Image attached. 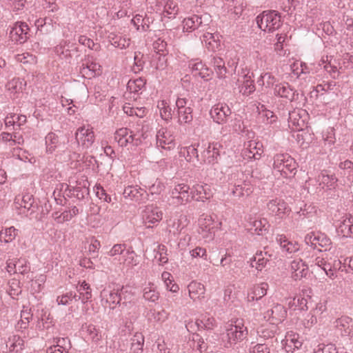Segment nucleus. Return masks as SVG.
<instances>
[{
	"mask_svg": "<svg viewBox=\"0 0 353 353\" xmlns=\"http://www.w3.org/2000/svg\"><path fill=\"white\" fill-rule=\"evenodd\" d=\"M291 272L295 280H300L307 276L308 268L301 259H298L291 263Z\"/></svg>",
	"mask_w": 353,
	"mask_h": 353,
	"instance_id": "bb28decb",
	"label": "nucleus"
},
{
	"mask_svg": "<svg viewBox=\"0 0 353 353\" xmlns=\"http://www.w3.org/2000/svg\"><path fill=\"white\" fill-rule=\"evenodd\" d=\"M14 204L16 208L21 209L19 213L25 214L32 205L31 196L27 194L16 197Z\"/></svg>",
	"mask_w": 353,
	"mask_h": 353,
	"instance_id": "79ce46f5",
	"label": "nucleus"
},
{
	"mask_svg": "<svg viewBox=\"0 0 353 353\" xmlns=\"http://www.w3.org/2000/svg\"><path fill=\"white\" fill-rule=\"evenodd\" d=\"M76 297H77L76 293H73L72 292H69L64 294L58 296L57 298V303L59 305H66L73 299H75Z\"/></svg>",
	"mask_w": 353,
	"mask_h": 353,
	"instance_id": "338daca9",
	"label": "nucleus"
},
{
	"mask_svg": "<svg viewBox=\"0 0 353 353\" xmlns=\"http://www.w3.org/2000/svg\"><path fill=\"white\" fill-rule=\"evenodd\" d=\"M6 270L10 274H25L29 270L24 259H9L6 263Z\"/></svg>",
	"mask_w": 353,
	"mask_h": 353,
	"instance_id": "aec40b11",
	"label": "nucleus"
},
{
	"mask_svg": "<svg viewBox=\"0 0 353 353\" xmlns=\"http://www.w3.org/2000/svg\"><path fill=\"white\" fill-rule=\"evenodd\" d=\"M46 281V277L43 274H39L35 276L34 279L30 281V291L32 293L39 292Z\"/></svg>",
	"mask_w": 353,
	"mask_h": 353,
	"instance_id": "3c124183",
	"label": "nucleus"
},
{
	"mask_svg": "<svg viewBox=\"0 0 353 353\" xmlns=\"http://www.w3.org/2000/svg\"><path fill=\"white\" fill-rule=\"evenodd\" d=\"M58 142V136L52 132L49 133L46 137L47 151L52 152L57 148Z\"/></svg>",
	"mask_w": 353,
	"mask_h": 353,
	"instance_id": "e2e57ef3",
	"label": "nucleus"
},
{
	"mask_svg": "<svg viewBox=\"0 0 353 353\" xmlns=\"http://www.w3.org/2000/svg\"><path fill=\"white\" fill-rule=\"evenodd\" d=\"M276 241L279 243L283 251L286 252L287 253L292 254L299 250V245L298 243L289 241L283 235H279L276 237Z\"/></svg>",
	"mask_w": 353,
	"mask_h": 353,
	"instance_id": "473e14b6",
	"label": "nucleus"
},
{
	"mask_svg": "<svg viewBox=\"0 0 353 353\" xmlns=\"http://www.w3.org/2000/svg\"><path fill=\"white\" fill-rule=\"evenodd\" d=\"M352 323V319L348 316H341L335 322L336 327L342 332L343 334L349 333V330Z\"/></svg>",
	"mask_w": 353,
	"mask_h": 353,
	"instance_id": "8fccbe9b",
	"label": "nucleus"
},
{
	"mask_svg": "<svg viewBox=\"0 0 353 353\" xmlns=\"http://www.w3.org/2000/svg\"><path fill=\"white\" fill-rule=\"evenodd\" d=\"M256 21L258 27L262 31L267 32H274L281 26V16L274 10L263 11L257 16Z\"/></svg>",
	"mask_w": 353,
	"mask_h": 353,
	"instance_id": "f257e3e1",
	"label": "nucleus"
},
{
	"mask_svg": "<svg viewBox=\"0 0 353 353\" xmlns=\"http://www.w3.org/2000/svg\"><path fill=\"white\" fill-rule=\"evenodd\" d=\"M79 294V299L81 300L83 303H86L92 298V290L90 285L85 281H83L78 288Z\"/></svg>",
	"mask_w": 353,
	"mask_h": 353,
	"instance_id": "49530a36",
	"label": "nucleus"
},
{
	"mask_svg": "<svg viewBox=\"0 0 353 353\" xmlns=\"http://www.w3.org/2000/svg\"><path fill=\"white\" fill-rule=\"evenodd\" d=\"M142 137L143 134L140 132L139 126L134 130L122 128L117 130L114 134V139L121 147H126L130 144L138 145L141 143Z\"/></svg>",
	"mask_w": 353,
	"mask_h": 353,
	"instance_id": "7ed1b4c3",
	"label": "nucleus"
},
{
	"mask_svg": "<svg viewBox=\"0 0 353 353\" xmlns=\"http://www.w3.org/2000/svg\"><path fill=\"white\" fill-rule=\"evenodd\" d=\"M263 153V146L260 142L252 140L244 145L243 156L249 159H259Z\"/></svg>",
	"mask_w": 353,
	"mask_h": 353,
	"instance_id": "4468645a",
	"label": "nucleus"
},
{
	"mask_svg": "<svg viewBox=\"0 0 353 353\" xmlns=\"http://www.w3.org/2000/svg\"><path fill=\"white\" fill-rule=\"evenodd\" d=\"M199 329L212 330L215 326V319L209 315H203L195 322Z\"/></svg>",
	"mask_w": 353,
	"mask_h": 353,
	"instance_id": "c03bdc74",
	"label": "nucleus"
},
{
	"mask_svg": "<svg viewBox=\"0 0 353 353\" xmlns=\"http://www.w3.org/2000/svg\"><path fill=\"white\" fill-rule=\"evenodd\" d=\"M179 156L185 158L188 162H193L194 159H198V152L194 146L181 148L179 152Z\"/></svg>",
	"mask_w": 353,
	"mask_h": 353,
	"instance_id": "a18cd8bd",
	"label": "nucleus"
},
{
	"mask_svg": "<svg viewBox=\"0 0 353 353\" xmlns=\"http://www.w3.org/2000/svg\"><path fill=\"white\" fill-rule=\"evenodd\" d=\"M121 294H118L115 291L108 289H104L101 292V298L102 303H105V307L110 309H114L119 304L121 300Z\"/></svg>",
	"mask_w": 353,
	"mask_h": 353,
	"instance_id": "6ab92c4d",
	"label": "nucleus"
},
{
	"mask_svg": "<svg viewBox=\"0 0 353 353\" xmlns=\"http://www.w3.org/2000/svg\"><path fill=\"white\" fill-rule=\"evenodd\" d=\"M157 144L162 149L170 150L175 148L172 132L167 128H161L157 133Z\"/></svg>",
	"mask_w": 353,
	"mask_h": 353,
	"instance_id": "9b49d317",
	"label": "nucleus"
},
{
	"mask_svg": "<svg viewBox=\"0 0 353 353\" xmlns=\"http://www.w3.org/2000/svg\"><path fill=\"white\" fill-rule=\"evenodd\" d=\"M80 72L83 77L91 78L101 74V66L97 63L91 62L86 66H83L81 68Z\"/></svg>",
	"mask_w": 353,
	"mask_h": 353,
	"instance_id": "e433bc0d",
	"label": "nucleus"
},
{
	"mask_svg": "<svg viewBox=\"0 0 353 353\" xmlns=\"http://www.w3.org/2000/svg\"><path fill=\"white\" fill-rule=\"evenodd\" d=\"M7 347L8 353H20L24 347L23 340L18 335L9 337Z\"/></svg>",
	"mask_w": 353,
	"mask_h": 353,
	"instance_id": "7c9ffc66",
	"label": "nucleus"
},
{
	"mask_svg": "<svg viewBox=\"0 0 353 353\" xmlns=\"http://www.w3.org/2000/svg\"><path fill=\"white\" fill-rule=\"evenodd\" d=\"M267 212L275 219H283L290 211L286 202L279 198L270 199L266 204Z\"/></svg>",
	"mask_w": 353,
	"mask_h": 353,
	"instance_id": "423d86ee",
	"label": "nucleus"
},
{
	"mask_svg": "<svg viewBox=\"0 0 353 353\" xmlns=\"http://www.w3.org/2000/svg\"><path fill=\"white\" fill-rule=\"evenodd\" d=\"M123 196L137 203H144L148 199L146 192L138 186L129 185L124 189Z\"/></svg>",
	"mask_w": 353,
	"mask_h": 353,
	"instance_id": "dca6fc26",
	"label": "nucleus"
},
{
	"mask_svg": "<svg viewBox=\"0 0 353 353\" xmlns=\"http://www.w3.org/2000/svg\"><path fill=\"white\" fill-rule=\"evenodd\" d=\"M127 250L126 245L124 243L115 244L108 252V255L117 259V256H119V257L123 256Z\"/></svg>",
	"mask_w": 353,
	"mask_h": 353,
	"instance_id": "052dcab7",
	"label": "nucleus"
},
{
	"mask_svg": "<svg viewBox=\"0 0 353 353\" xmlns=\"http://www.w3.org/2000/svg\"><path fill=\"white\" fill-rule=\"evenodd\" d=\"M268 259L264 256L262 252H256L252 256L248 263L252 268H255L257 270L261 271L265 267Z\"/></svg>",
	"mask_w": 353,
	"mask_h": 353,
	"instance_id": "4c0bfd02",
	"label": "nucleus"
},
{
	"mask_svg": "<svg viewBox=\"0 0 353 353\" xmlns=\"http://www.w3.org/2000/svg\"><path fill=\"white\" fill-rule=\"evenodd\" d=\"M210 114L214 121L222 124L226 122L228 117L231 114V110L227 104L219 103L212 106Z\"/></svg>",
	"mask_w": 353,
	"mask_h": 353,
	"instance_id": "ddd939ff",
	"label": "nucleus"
},
{
	"mask_svg": "<svg viewBox=\"0 0 353 353\" xmlns=\"http://www.w3.org/2000/svg\"><path fill=\"white\" fill-rule=\"evenodd\" d=\"M32 319V314L30 313L28 310H22L21 313V319L18 322L19 329H26Z\"/></svg>",
	"mask_w": 353,
	"mask_h": 353,
	"instance_id": "69168bd1",
	"label": "nucleus"
},
{
	"mask_svg": "<svg viewBox=\"0 0 353 353\" xmlns=\"http://www.w3.org/2000/svg\"><path fill=\"white\" fill-rule=\"evenodd\" d=\"M108 39L111 42L112 45L120 49H124L128 48L130 43V39L129 38H126L125 37L120 35H117L113 33H110L109 34Z\"/></svg>",
	"mask_w": 353,
	"mask_h": 353,
	"instance_id": "a19ab883",
	"label": "nucleus"
},
{
	"mask_svg": "<svg viewBox=\"0 0 353 353\" xmlns=\"http://www.w3.org/2000/svg\"><path fill=\"white\" fill-rule=\"evenodd\" d=\"M320 185H323L330 189L334 188L337 179L334 175H329L324 173H321L318 178Z\"/></svg>",
	"mask_w": 353,
	"mask_h": 353,
	"instance_id": "603ef678",
	"label": "nucleus"
},
{
	"mask_svg": "<svg viewBox=\"0 0 353 353\" xmlns=\"http://www.w3.org/2000/svg\"><path fill=\"white\" fill-rule=\"evenodd\" d=\"M190 66L192 68V71L195 75L199 76L205 81H208L211 79L212 76V72L206 67L201 61H194L190 63Z\"/></svg>",
	"mask_w": 353,
	"mask_h": 353,
	"instance_id": "cd10ccee",
	"label": "nucleus"
},
{
	"mask_svg": "<svg viewBox=\"0 0 353 353\" xmlns=\"http://www.w3.org/2000/svg\"><path fill=\"white\" fill-rule=\"evenodd\" d=\"M17 236V230L11 226L0 231V241L6 243L12 242Z\"/></svg>",
	"mask_w": 353,
	"mask_h": 353,
	"instance_id": "de8ad7c7",
	"label": "nucleus"
},
{
	"mask_svg": "<svg viewBox=\"0 0 353 353\" xmlns=\"http://www.w3.org/2000/svg\"><path fill=\"white\" fill-rule=\"evenodd\" d=\"M25 84L22 79L14 78L7 83L6 89L10 94L15 96L22 93Z\"/></svg>",
	"mask_w": 353,
	"mask_h": 353,
	"instance_id": "f704fd0d",
	"label": "nucleus"
},
{
	"mask_svg": "<svg viewBox=\"0 0 353 353\" xmlns=\"http://www.w3.org/2000/svg\"><path fill=\"white\" fill-rule=\"evenodd\" d=\"M143 297L147 301L156 303L159 299L160 294L154 285L150 283L143 289Z\"/></svg>",
	"mask_w": 353,
	"mask_h": 353,
	"instance_id": "2f4dec72",
	"label": "nucleus"
},
{
	"mask_svg": "<svg viewBox=\"0 0 353 353\" xmlns=\"http://www.w3.org/2000/svg\"><path fill=\"white\" fill-rule=\"evenodd\" d=\"M153 66L157 70L163 71L168 66V59L164 54H157L153 61Z\"/></svg>",
	"mask_w": 353,
	"mask_h": 353,
	"instance_id": "4d7b16f0",
	"label": "nucleus"
},
{
	"mask_svg": "<svg viewBox=\"0 0 353 353\" xmlns=\"http://www.w3.org/2000/svg\"><path fill=\"white\" fill-rule=\"evenodd\" d=\"M202 24L201 17L197 15L184 19L183 21V32H190Z\"/></svg>",
	"mask_w": 353,
	"mask_h": 353,
	"instance_id": "58836bf2",
	"label": "nucleus"
},
{
	"mask_svg": "<svg viewBox=\"0 0 353 353\" xmlns=\"http://www.w3.org/2000/svg\"><path fill=\"white\" fill-rule=\"evenodd\" d=\"M268 288V285L265 283H262L254 285L248 291V301L250 302L261 299L266 294Z\"/></svg>",
	"mask_w": 353,
	"mask_h": 353,
	"instance_id": "c85d7f7f",
	"label": "nucleus"
},
{
	"mask_svg": "<svg viewBox=\"0 0 353 353\" xmlns=\"http://www.w3.org/2000/svg\"><path fill=\"white\" fill-rule=\"evenodd\" d=\"M273 169L284 178H290L295 174L296 164L288 154H277L274 157Z\"/></svg>",
	"mask_w": 353,
	"mask_h": 353,
	"instance_id": "f03ea898",
	"label": "nucleus"
},
{
	"mask_svg": "<svg viewBox=\"0 0 353 353\" xmlns=\"http://www.w3.org/2000/svg\"><path fill=\"white\" fill-rule=\"evenodd\" d=\"M216 37H218L216 36ZM203 41L205 43L206 48L212 52L219 50L220 47V43L218 38H216L213 34L210 32H206L203 34Z\"/></svg>",
	"mask_w": 353,
	"mask_h": 353,
	"instance_id": "37998d69",
	"label": "nucleus"
},
{
	"mask_svg": "<svg viewBox=\"0 0 353 353\" xmlns=\"http://www.w3.org/2000/svg\"><path fill=\"white\" fill-rule=\"evenodd\" d=\"M250 230L258 235H263L266 233L268 228V222L266 219L259 218L252 221H250Z\"/></svg>",
	"mask_w": 353,
	"mask_h": 353,
	"instance_id": "c756f323",
	"label": "nucleus"
},
{
	"mask_svg": "<svg viewBox=\"0 0 353 353\" xmlns=\"http://www.w3.org/2000/svg\"><path fill=\"white\" fill-rule=\"evenodd\" d=\"M29 30L26 23L16 22L10 32V37L14 42L23 43L29 38Z\"/></svg>",
	"mask_w": 353,
	"mask_h": 353,
	"instance_id": "f8f14e48",
	"label": "nucleus"
},
{
	"mask_svg": "<svg viewBox=\"0 0 353 353\" xmlns=\"http://www.w3.org/2000/svg\"><path fill=\"white\" fill-rule=\"evenodd\" d=\"M305 112L302 110L293 111L289 114V123L293 130H300L305 125Z\"/></svg>",
	"mask_w": 353,
	"mask_h": 353,
	"instance_id": "a878e982",
	"label": "nucleus"
},
{
	"mask_svg": "<svg viewBox=\"0 0 353 353\" xmlns=\"http://www.w3.org/2000/svg\"><path fill=\"white\" fill-rule=\"evenodd\" d=\"M119 264L124 268H132L139 263L138 256L132 248H128L123 255L118 259Z\"/></svg>",
	"mask_w": 353,
	"mask_h": 353,
	"instance_id": "393cba45",
	"label": "nucleus"
},
{
	"mask_svg": "<svg viewBox=\"0 0 353 353\" xmlns=\"http://www.w3.org/2000/svg\"><path fill=\"white\" fill-rule=\"evenodd\" d=\"M339 235L343 237L350 236L353 233V223L349 218H343L339 225L336 228Z\"/></svg>",
	"mask_w": 353,
	"mask_h": 353,
	"instance_id": "c9c22d12",
	"label": "nucleus"
},
{
	"mask_svg": "<svg viewBox=\"0 0 353 353\" xmlns=\"http://www.w3.org/2000/svg\"><path fill=\"white\" fill-rule=\"evenodd\" d=\"M285 316L286 310L285 307L280 304H276L264 314V318L267 319L272 325L282 322Z\"/></svg>",
	"mask_w": 353,
	"mask_h": 353,
	"instance_id": "2eb2a0df",
	"label": "nucleus"
},
{
	"mask_svg": "<svg viewBox=\"0 0 353 353\" xmlns=\"http://www.w3.org/2000/svg\"><path fill=\"white\" fill-rule=\"evenodd\" d=\"M85 328L86 332L91 340L97 342L101 339V334L95 325L90 324L86 325Z\"/></svg>",
	"mask_w": 353,
	"mask_h": 353,
	"instance_id": "774afa93",
	"label": "nucleus"
},
{
	"mask_svg": "<svg viewBox=\"0 0 353 353\" xmlns=\"http://www.w3.org/2000/svg\"><path fill=\"white\" fill-rule=\"evenodd\" d=\"M275 82V77L269 72L262 74L257 80L259 85L270 88L273 85Z\"/></svg>",
	"mask_w": 353,
	"mask_h": 353,
	"instance_id": "bf43d9fd",
	"label": "nucleus"
},
{
	"mask_svg": "<svg viewBox=\"0 0 353 353\" xmlns=\"http://www.w3.org/2000/svg\"><path fill=\"white\" fill-rule=\"evenodd\" d=\"M153 10L160 13L163 17L169 19L175 17L179 11V8L176 3L171 0H157Z\"/></svg>",
	"mask_w": 353,
	"mask_h": 353,
	"instance_id": "6e6552de",
	"label": "nucleus"
},
{
	"mask_svg": "<svg viewBox=\"0 0 353 353\" xmlns=\"http://www.w3.org/2000/svg\"><path fill=\"white\" fill-rule=\"evenodd\" d=\"M161 279L163 281L166 289L169 291L176 293L179 291V287L177 284L173 283L172 274L168 272H163L161 274Z\"/></svg>",
	"mask_w": 353,
	"mask_h": 353,
	"instance_id": "09e8293b",
	"label": "nucleus"
},
{
	"mask_svg": "<svg viewBox=\"0 0 353 353\" xmlns=\"http://www.w3.org/2000/svg\"><path fill=\"white\" fill-rule=\"evenodd\" d=\"M247 334L248 330L244 326L243 321L236 320L234 321V324L232 323L226 328L228 343L230 345L235 344L245 339Z\"/></svg>",
	"mask_w": 353,
	"mask_h": 353,
	"instance_id": "39448f33",
	"label": "nucleus"
},
{
	"mask_svg": "<svg viewBox=\"0 0 353 353\" xmlns=\"http://www.w3.org/2000/svg\"><path fill=\"white\" fill-rule=\"evenodd\" d=\"M211 63L214 67L217 77L224 79L228 70L223 59L219 57H214L211 61Z\"/></svg>",
	"mask_w": 353,
	"mask_h": 353,
	"instance_id": "ea45409f",
	"label": "nucleus"
},
{
	"mask_svg": "<svg viewBox=\"0 0 353 353\" xmlns=\"http://www.w3.org/2000/svg\"><path fill=\"white\" fill-rule=\"evenodd\" d=\"M219 151L216 144L209 143L201 153L202 161L204 163L214 164L217 162Z\"/></svg>",
	"mask_w": 353,
	"mask_h": 353,
	"instance_id": "5701e85b",
	"label": "nucleus"
},
{
	"mask_svg": "<svg viewBox=\"0 0 353 353\" xmlns=\"http://www.w3.org/2000/svg\"><path fill=\"white\" fill-rule=\"evenodd\" d=\"M189 297L193 301H199L205 297V288L203 284L192 281L188 285Z\"/></svg>",
	"mask_w": 353,
	"mask_h": 353,
	"instance_id": "b1692460",
	"label": "nucleus"
},
{
	"mask_svg": "<svg viewBox=\"0 0 353 353\" xmlns=\"http://www.w3.org/2000/svg\"><path fill=\"white\" fill-rule=\"evenodd\" d=\"M0 139L3 142H8L9 145L12 146L15 143L21 144L23 142V137L21 135H17V134H10L8 132H3L0 135Z\"/></svg>",
	"mask_w": 353,
	"mask_h": 353,
	"instance_id": "864d4df0",
	"label": "nucleus"
},
{
	"mask_svg": "<svg viewBox=\"0 0 353 353\" xmlns=\"http://www.w3.org/2000/svg\"><path fill=\"white\" fill-rule=\"evenodd\" d=\"M145 85V81L143 79L139 78L134 80H130L127 84V88L130 92H138Z\"/></svg>",
	"mask_w": 353,
	"mask_h": 353,
	"instance_id": "680f3d73",
	"label": "nucleus"
},
{
	"mask_svg": "<svg viewBox=\"0 0 353 353\" xmlns=\"http://www.w3.org/2000/svg\"><path fill=\"white\" fill-rule=\"evenodd\" d=\"M21 292L20 283L17 279H12L9 282L8 293L10 296L15 299Z\"/></svg>",
	"mask_w": 353,
	"mask_h": 353,
	"instance_id": "0e129e2a",
	"label": "nucleus"
},
{
	"mask_svg": "<svg viewBox=\"0 0 353 353\" xmlns=\"http://www.w3.org/2000/svg\"><path fill=\"white\" fill-rule=\"evenodd\" d=\"M307 300L301 296L294 297L293 299L290 300L288 302V305L290 307H292L293 306L295 308H298L301 310H306L307 309Z\"/></svg>",
	"mask_w": 353,
	"mask_h": 353,
	"instance_id": "13d9d810",
	"label": "nucleus"
},
{
	"mask_svg": "<svg viewBox=\"0 0 353 353\" xmlns=\"http://www.w3.org/2000/svg\"><path fill=\"white\" fill-rule=\"evenodd\" d=\"M141 216L143 225L147 228H150L157 225L162 220L163 212L159 207L152 204L144 207Z\"/></svg>",
	"mask_w": 353,
	"mask_h": 353,
	"instance_id": "20e7f679",
	"label": "nucleus"
},
{
	"mask_svg": "<svg viewBox=\"0 0 353 353\" xmlns=\"http://www.w3.org/2000/svg\"><path fill=\"white\" fill-rule=\"evenodd\" d=\"M239 81L241 83L239 91L243 95L248 96L255 90L254 81L252 79L251 76L245 74Z\"/></svg>",
	"mask_w": 353,
	"mask_h": 353,
	"instance_id": "72a5a7b5",
	"label": "nucleus"
},
{
	"mask_svg": "<svg viewBox=\"0 0 353 353\" xmlns=\"http://www.w3.org/2000/svg\"><path fill=\"white\" fill-rule=\"evenodd\" d=\"M75 139L80 147L85 149L90 148L94 141L92 128L89 125L79 127L76 131Z\"/></svg>",
	"mask_w": 353,
	"mask_h": 353,
	"instance_id": "1a4fd4ad",
	"label": "nucleus"
},
{
	"mask_svg": "<svg viewBox=\"0 0 353 353\" xmlns=\"http://www.w3.org/2000/svg\"><path fill=\"white\" fill-rule=\"evenodd\" d=\"M191 195L197 201H205L212 196V192L207 184H196L193 186Z\"/></svg>",
	"mask_w": 353,
	"mask_h": 353,
	"instance_id": "412c9836",
	"label": "nucleus"
},
{
	"mask_svg": "<svg viewBox=\"0 0 353 353\" xmlns=\"http://www.w3.org/2000/svg\"><path fill=\"white\" fill-rule=\"evenodd\" d=\"M198 223L199 226V232L202 233L203 237L205 239H211L212 237V229L214 219L211 215L202 214L200 216Z\"/></svg>",
	"mask_w": 353,
	"mask_h": 353,
	"instance_id": "f3484780",
	"label": "nucleus"
},
{
	"mask_svg": "<svg viewBox=\"0 0 353 353\" xmlns=\"http://www.w3.org/2000/svg\"><path fill=\"white\" fill-rule=\"evenodd\" d=\"M190 187L185 183H179L170 191V196L173 204L185 205L191 200L189 194Z\"/></svg>",
	"mask_w": 353,
	"mask_h": 353,
	"instance_id": "0eeeda50",
	"label": "nucleus"
},
{
	"mask_svg": "<svg viewBox=\"0 0 353 353\" xmlns=\"http://www.w3.org/2000/svg\"><path fill=\"white\" fill-rule=\"evenodd\" d=\"M274 94L277 97L285 98L290 101L294 99L296 94L297 95L296 91L292 88L288 83L276 84L274 88Z\"/></svg>",
	"mask_w": 353,
	"mask_h": 353,
	"instance_id": "4be33fe9",
	"label": "nucleus"
},
{
	"mask_svg": "<svg viewBox=\"0 0 353 353\" xmlns=\"http://www.w3.org/2000/svg\"><path fill=\"white\" fill-rule=\"evenodd\" d=\"M157 107L159 109L160 115L163 119L169 120L172 118V110L166 101L161 100L159 101Z\"/></svg>",
	"mask_w": 353,
	"mask_h": 353,
	"instance_id": "6e6d98bb",
	"label": "nucleus"
},
{
	"mask_svg": "<svg viewBox=\"0 0 353 353\" xmlns=\"http://www.w3.org/2000/svg\"><path fill=\"white\" fill-rule=\"evenodd\" d=\"M188 101L184 98H178L176 101L178 122L180 124L190 123L192 119V108L187 105Z\"/></svg>",
	"mask_w": 353,
	"mask_h": 353,
	"instance_id": "9d476101",
	"label": "nucleus"
},
{
	"mask_svg": "<svg viewBox=\"0 0 353 353\" xmlns=\"http://www.w3.org/2000/svg\"><path fill=\"white\" fill-rule=\"evenodd\" d=\"M144 343V337L141 333H136L132 339L131 349L134 353H141Z\"/></svg>",
	"mask_w": 353,
	"mask_h": 353,
	"instance_id": "5fc2aeb1",
	"label": "nucleus"
},
{
	"mask_svg": "<svg viewBox=\"0 0 353 353\" xmlns=\"http://www.w3.org/2000/svg\"><path fill=\"white\" fill-rule=\"evenodd\" d=\"M282 347L286 352H292L294 349L301 347L303 343L300 340L299 334L294 332H288L285 339L281 341Z\"/></svg>",
	"mask_w": 353,
	"mask_h": 353,
	"instance_id": "a211bd4d",
	"label": "nucleus"
}]
</instances>
